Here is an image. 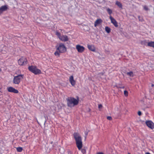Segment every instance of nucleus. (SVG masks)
<instances>
[{
	"mask_svg": "<svg viewBox=\"0 0 154 154\" xmlns=\"http://www.w3.org/2000/svg\"><path fill=\"white\" fill-rule=\"evenodd\" d=\"M60 53L59 52V51H56L54 53V54L56 56H59L60 55Z\"/></svg>",
	"mask_w": 154,
	"mask_h": 154,
	"instance_id": "4be33fe9",
	"label": "nucleus"
},
{
	"mask_svg": "<svg viewBox=\"0 0 154 154\" xmlns=\"http://www.w3.org/2000/svg\"><path fill=\"white\" fill-rule=\"evenodd\" d=\"M74 137L76 141V144L77 148L80 150L82 147V142L81 137L79 134L77 133H75L73 134Z\"/></svg>",
	"mask_w": 154,
	"mask_h": 154,
	"instance_id": "f257e3e1",
	"label": "nucleus"
},
{
	"mask_svg": "<svg viewBox=\"0 0 154 154\" xmlns=\"http://www.w3.org/2000/svg\"><path fill=\"white\" fill-rule=\"evenodd\" d=\"M107 12H108V13L109 14H111L112 13V11L109 8H108L107 9Z\"/></svg>",
	"mask_w": 154,
	"mask_h": 154,
	"instance_id": "412c9836",
	"label": "nucleus"
},
{
	"mask_svg": "<svg viewBox=\"0 0 154 154\" xmlns=\"http://www.w3.org/2000/svg\"><path fill=\"white\" fill-rule=\"evenodd\" d=\"M1 69L0 68V72L1 71Z\"/></svg>",
	"mask_w": 154,
	"mask_h": 154,
	"instance_id": "c9c22d12",
	"label": "nucleus"
},
{
	"mask_svg": "<svg viewBox=\"0 0 154 154\" xmlns=\"http://www.w3.org/2000/svg\"><path fill=\"white\" fill-rule=\"evenodd\" d=\"M97 154H103V153L102 152H98Z\"/></svg>",
	"mask_w": 154,
	"mask_h": 154,
	"instance_id": "7c9ffc66",
	"label": "nucleus"
},
{
	"mask_svg": "<svg viewBox=\"0 0 154 154\" xmlns=\"http://www.w3.org/2000/svg\"><path fill=\"white\" fill-rule=\"evenodd\" d=\"M128 154H130V153H128Z\"/></svg>",
	"mask_w": 154,
	"mask_h": 154,
	"instance_id": "e433bc0d",
	"label": "nucleus"
},
{
	"mask_svg": "<svg viewBox=\"0 0 154 154\" xmlns=\"http://www.w3.org/2000/svg\"><path fill=\"white\" fill-rule=\"evenodd\" d=\"M23 78V75H18L14 76L13 80V83L16 84H19Z\"/></svg>",
	"mask_w": 154,
	"mask_h": 154,
	"instance_id": "39448f33",
	"label": "nucleus"
},
{
	"mask_svg": "<svg viewBox=\"0 0 154 154\" xmlns=\"http://www.w3.org/2000/svg\"><path fill=\"white\" fill-rule=\"evenodd\" d=\"M57 51L60 53H63L65 52L66 51V48L63 44L61 43L56 46Z\"/></svg>",
	"mask_w": 154,
	"mask_h": 154,
	"instance_id": "7ed1b4c3",
	"label": "nucleus"
},
{
	"mask_svg": "<svg viewBox=\"0 0 154 154\" xmlns=\"http://www.w3.org/2000/svg\"><path fill=\"white\" fill-rule=\"evenodd\" d=\"M56 35L59 38V39L60 38L61 36L60 35V33L59 32H56Z\"/></svg>",
	"mask_w": 154,
	"mask_h": 154,
	"instance_id": "b1692460",
	"label": "nucleus"
},
{
	"mask_svg": "<svg viewBox=\"0 0 154 154\" xmlns=\"http://www.w3.org/2000/svg\"><path fill=\"white\" fill-rule=\"evenodd\" d=\"M116 5H117L119 8H122V4L118 1H116Z\"/></svg>",
	"mask_w": 154,
	"mask_h": 154,
	"instance_id": "f3484780",
	"label": "nucleus"
},
{
	"mask_svg": "<svg viewBox=\"0 0 154 154\" xmlns=\"http://www.w3.org/2000/svg\"><path fill=\"white\" fill-rule=\"evenodd\" d=\"M68 106L69 107H73L77 105L79 103V100L73 97H69L67 99Z\"/></svg>",
	"mask_w": 154,
	"mask_h": 154,
	"instance_id": "f03ea898",
	"label": "nucleus"
},
{
	"mask_svg": "<svg viewBox=\"0 0 154 154\" xmlns=\"http://www.w3.org/2000/svg\"><path fill=\"white\" fill-rule=\"evenodd\" d=\"M145 154H151V153H150L149 152H146Z\"/></svg>",
	"mask_w": 154,
	"mask_h": 154,
	"instance_id": "2f4dec72",
	"label": "nucleus"
},
{
	"mask_svg": "<svg viewBox=\"0 0 154 154\" xmlns=\"http://www.w3.org/2000/svg\"><path fill=\"white\" fill-rule=\"evenodd\" d=\"M127 74L130 77H133L134 76V73L132 72H128L127 73Z\"/></svg>",
	"mask_w": 154,
	"mask_h": 154,
	"instance_id": "a211bd4d",
	"label": "nucleus"
},
{
	"mask_svg": "<svg viewBox=\"0 0 154 154\" xmlns=\"http://www.w3.org/2000/svg\"><path fill=\"white\" fill-rule=\"evenodd\" d=\"M107 119L108 120H111L112 119V118L111 116H107Z\"/></svg>",
	"mask_w": 154,
	"mask_h": 154,
	"instance_id": "a878e982",
	"label": "nucleus"
},
{
	"mask_svg": "<svg viewBox=\"0 0 154 154\" xmlns=\"http://www.w3.org/2000/svg\"><path fill=\"white\" fill-rule=\"evenodd\" d=\"M101 74L102 75H103V73H101Z\"/></svg>",
	"mask_w": 154,
	"mask_h": 154,
	"instance_id": "f704fd0d",
	"label": "nucleus"
},
{
	"mask_svg": "<svg viewBox=\"0 0 154 154\" xmlns=\"http://www.w3.org/2000/svg\"><path fill=\"white\" fill-rule=\"evenodd\" d=\"M27 61L26 58L25 57H22L18 60V63L19 65H23L26 63Z\"/></svg>",
	"mask_w": 154,
	"mask_h": 154,
	"instance_id": "0eeeda50",
	"label": "nucleus"
},
{
	"mask_svg": "<svg viewBox=\"0 0 154 154\" xmlns=\"http://www.w3.org/2000/svg\"><path fill=\"white\" fill-rule=\"evenodd\" d=\"M3 12L0 8V15L3 13Z\"/></svg>",
	"mask_w": 154,
	"mask_h": 154,
	"instance_id": "c756f323",
	"label": "nucleus"
},
{
	"mask_svg": "<svg viewBox=\"0 0 154 154\" xmlns=\"http://www.w3.org/2000/svg\"><path fill=\"white\" fill-rule=\"evenodd\" d=\"M105 31L107 33H109L110 32V30H111L110 29L109 27L107 26L105 27Z\"/></svg>",
	"mask_w": 154,
	"mask_h": 154,
	"instance_id": "6ab92c4d",
	"label": "nucleus"
},
{
	"mask_svg": "<svg viewBox=\"0 0 154 154\" xmlns=\"http://www.w3.org/2000/svg\"><path fill=\"white\" fill-rule=\"evenodd\" d=\"M59 39L62 41L66 42L68 41V38L66 35H63L61 36Z\"/></svg>",
	"mask_w": 154,
	"mask_h": 154,
	"instance_id": "ddd939ff",
	"label": "nucleus"
},
{
	"mask_svg": "<svg viewBox=\"0 0 154 154\" xmlns=\"http://www.w3.org/2000/svg\"><path fill=\"white\" fill-rule=\"evenodd\" d=\"M7 90L10 92L13 93L15 94H17L18 93V91L12 87H10L7 88Z\"/></svg>",
	"mask_w": 154,
	"mask_h": 154,
	"instance_id": "1a4fd4ad",
	"label": "nucleus"
},
{
	"mask_svg": "<svg viewBox=\"0 0 154 154\" xmlns=\"http://www.w3.org/2000/svg\"><path fill=\"white\" fill-rule=\"evenodd\" d=\"M75 48L78 52L80 53H82L85 50V48L83 46L79 45H76Z\"/></svg>",
	"mask_w": 154,
	"mask_h": 154,
	"instance_id": "423d86ee",
	"label": "nucleus"
},
{
	"mask_svg": "<svg viewBox=\"0 0 154 154\" xmlns=\"http://www.w3.org/2000/svg\"><path fill=\"white\" fill-rule=\"evenodd\" d=\"M28 69L31 72L35 75L39 74L41 73V71L35 66H29Z\"/></svg>",
	"mask_w": 154,
	"mask_h": 154,
	"instance_id": "20e7f679",
	"label": "nucleus"
},
{
	"mask_svg": "<svg viewBox=\"0 0 154 154\" xmlns=\"http://www.w3.org/2000/svg\"><path fill=\"white\" fill-rule=\"evenodd\" d=\"M124 94L125 96H127L128 94V92L126 91L125 90L124 91Z\"/></svg>",
	"mask_w": 154,
	"mask_h": 154,
	"instance_id": "5701e85b",
	"label": "nucleus"
},
{
	"mask_svg": "<svg viewBox=\"0 0 154 154\" xmlns=\"http://www.w3.org/2000/svg\"><path fill=\"white\" fill-rule=\"evenodd\" d=\"M81 150V152L83 153V154H84V153H85L86 152V151H85V150L84 149H82L81 148V149L80 150Z\"/></svg>",
	"mask_w": 154,
	"mask_h": 154,
	"instance_id": "393cba45",
	"label": "nucleus"
},
{
	"mask_svg": "<svg viewBox=\"0 0 154 154\" xmlns=\"http://www.w3.org/2000/svg\"><path fill=\"white\" fill-rule=\"evenodd\" d=\"M109 18L111 21V22L116 27L118 26V23L111 16L109 17Z\"/></svg>",
	"mask_w": 154,
	"mask_h": 154,
	"instance_id": "9d476101",
	"label": "nucleus"
},
{
	"mask_svg": "<svg viewBox=\"0 0 154 154\" xmlns=\"http://www.w3.org/2000/svg\"><path fill=\"white\" fill-rule=\"evenodd\" d=\"M68 154H71V153L70 152H68Z\"/></svg>",
	"mask_w": 154,
	"mask_h": 154,
	"instance_id": "473e14b6",
	"label": "nucleus"
},
{
	"mask_svg": "<svg viewBox=\"0 0 154 154\" xmlns=\"http://www.w3.org/2000/svg\"><path fill=\"white\" fill-rule=\"evenodd\" d=\"M102 107V105L101 104H99L98 105V108L100 109Z\"/></svg>",
	"mask_w": 154,
	"mask_h": 154,
	"instance_id": "c85d7f7f",
	"label": "nucleus"
},
{
	"mask_svg": "<svg viewBox=\"0 0 154 154\" xmlns=\"http://www.w3.org/2000/svg\"><path fill=\"white\" fill-rule=\"evenodd\" d=\"M16 149L17 151L18 152H21L23 150L22 148L20 147H17Z\"/></svg>",
	"mask_w": 154,
	"mask_h": 154,
	"instance_id": "aec40b11",
	"label": "nucleus"
},
{
	"mask_svg": "<svg viewBox=\"0 0 154 154\" xmlns=\"http://www.w3.org/2000/svg\"><path fill=\"white\" fill-rule=\"evenodd\" d=\"M102 22V20L100 19H98L96 20L94 23V26L96 27L98 25L101 23Z\"/></svg>",
	"mask_w": 154,
	"mask_h": 154,
	"instance_id": "2eb2a0df",
	"label": "nucleus"
},
{
	"mask_svg": "<svg viewBox=\"0 0 154 154\" xmlns=\"http://www.w3.org/2000/svg\"><path fill=\"white\" fill-rule=\"evenodd\" d=\"M143 8H144V9L146 11H147L148 10V8L146 6H143Z\"/></svg>",
	"mask_w": 154,
	"mask_h": 154,
	"instance_id": "bb28decb",
	"label": "nucleus"
},
{
	"mask_svg": "<svg viewBox=\"0 0 154 154\" xmlns=\"http://www.w3.org/2000/svg\"><path fill=\"white\" fill-rule=\"evenodd\" d=\"M0 8L3 12L6 11L8 9V6L7 5H3L0 7Z\"/></svg>",
	"mask_w": 154,
	"mask_h": 154,
	"instance_id": "4468645a",
	"label": "nucleus"
},
{
	"mask_svg": "<svg viewBox=\"0 0 154 154\" xmlns=\"http://www.w3.org/2000/svg\"><path fill=\"white\" fill-rule=\"evenodd\" d=\"M154 86V85L153 84H152V87H153Z\"/></svg>",
	"mask_w": 154,
	"mask_h": 154,
	"instance_id": "72a5a7b5",
	"label": "nucleus"
},
{
	"mask_svg": "<svg viewBox=\"0 0 154 154\" xmlns=\"http://www.w3.org/2000/svg\"><path fill=\"white\" fill-rule=\"evenodd\" d=\"M148 45L149 47H151L154 48V41L150 42L148 43Z\"/></svg>",
	"mask_w": 154,
	"mask_h": 154,
	"instance_id": "dca6fc26",
	"label": "nucleus"
},
{
	"mask_svg": "<svg viewBox=\"0 0 154 154\" xmlns=\"http://www.w3.org/2000/svg\"><path fill=\"white\" fill-rule=\"evenodd\" d=\"M147 126L152 129L154 128V123L151 121H148L146 122Z\"/></svg>",
	"mask_w": 154,
	"mask_h": 154,
	"instance_id": "6e6552de",
	"label": "nucleus"
},
{
	"mask_svg": "<svg viewBox=\"0 0 154 154\" xmlns=\"http://www.w3.org/2000/svg\"><path fill=\"white\" fill-rule=\"evenodd\" d=\"M87 47L90 50H91L92 51H95L96 50V48L94 45H88Z\"/></svg>",
	"mask_w": 154,
	"mask_h": 154,
	"instance_id": "9b49d317",
	"label": "nucleus"
},
{
	"mask_svg": "<svg viewBox=\"0 0 154 154\" xmlns=\"http://www.w3.org/2000/svg\"><path fill=\"white\" fill-rule=\"evenodd\" d=\"M69 81L72 86H73L75 85V82L74 80L73 77L72 75H71L69 77Z\"/></svg>",
	"mask_w": 154,
	"mask_h": 154,
	"instance_id": "f8f14e48",
	"label": "nucleus"
},
{
	"mask_svg": "<svg viewBox=\"0 0 154 154\" xmlns=\"http://www.w3.org/2000/svg\"><path fill=\"white\" fill-rule=\"evenodd\" d=\"M138 114L139 116H140L141 115V112L140 111H139L138 112Z\"/></svg>",
	"mask_w": 154,
	"mask_h": 154,
	"instance_id": "cd10ccee",
	"label": "nucleus"
}]
</instances>
